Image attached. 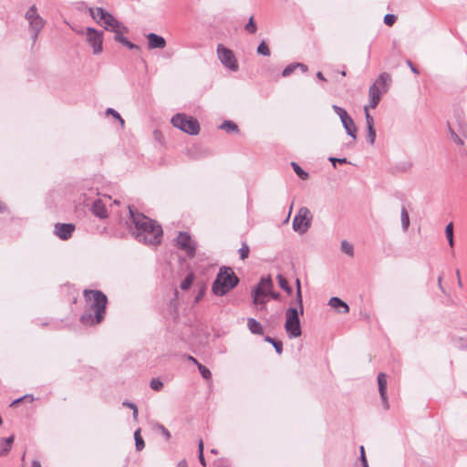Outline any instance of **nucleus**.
<instances>
[{
  "label": "nucleus",
  "mask_w": 467,
  "mask_h": 467,
  "mask_svg": "<svg viewBox=\"0 0 467 467\" xmlns=\"http://www.w3.org/2000/svg\"><path fill=\"white\" fill-rule=\"evenodd\" d=\"M132 224L135 226V238L147 244L156 245L161 241L162 228L155 221L129 207Z\"/></svg>",
  "instance_id": "nucleus-1"
},
{
  "label": "nucleus",
  "mask_w": 467,
  "mask_h": 467,
  "mask_svg": "<svg viewBox=\"0 0 467 467\" xmlns=\"http://www.w3.org/2000/svg\"><path fill=\"white\" fill-rule=\"evenodd\" d=\"M86 310L80 317L85 326L99 324L105 317L107 296L99 290H85Z\"/></svg>",
  "instance_id": "nucleus-2"
},
{
  "label": "nucleus",
  "mask_w": 467,
  "mask_h": 467,
  "mask_svg": "<svg viewBox=\"0 0 467 467\" xmlns=\"http://www.w3.org/2000/svg\"><path fill=\"white\" fill-rule=\"evenodd\" d=\"M238 278L230 267L220 269L213 284L212 290L216 296H223L238 284Z\"/></svg>",
  "instance_id": "nucleus-3"
},
{
  "label": "nucleus",
  "mask_w": 467,
  "mask_h": 467,
  "mask_svg": "<svg viewBox=\"0 0 467 467\" xmlns=\"http://www.w3.org/2000/svg\"><path fill=\"white\" fill-rule=\"evenodd\" d=\"M88 13L106 30L115 32L123 26L116 17L102 7L89 8Z\"/></svg>",
  "instance_id": "nucleus-4"
},
{
  "label": "nucleus",
  "mask_w": 467,
  "mask_h": 467,
  "mask_svg": "<svg viewBox=\"0 0 467 467\" xmlns=\"http://www.w3.org/2000/svg\"><path fill=\"white\" fill-rule=\"evenodd\" d=\"M171 124L190 135H197L200 131V125L196 119L183 113H177L171 118Z\"/></svg>",
  "instance_id": "nucleus-5"
},
{
  "label": "nucleus",
  "mask_w": 467,
  "mask_h": 467,
  "mask_svg": "<svg viewBox=\"0 0 467 467\" xmlns=\"http://www.w3.org/2000/svg\"><path fill=\"white\" fill-rule=\"evenodd\" d=\"M301 313L296 307H288L285 311V329L289 338H296L301 336L300 326Z\"/></svg>",
  "instance_id": "nucleus-6"
},
{
  "label": "nucleus",
  "mask_w": 467,
  "mask_h": 467,
  "mask_svg": "<svg viewBox=\"0 0 467 467\" xmlns=\"http://www.w3.org/2000/svg\"><path fill=\"white\" fill-rule=\"evenodd\" d=\"M25 18L28 22V29L33 43H36L38 35L45 26L46 21L40 16L35 5H32L25 15Z\"/></svg>",
  "instance_id": "nucleus-7"
},
{
  "label": "nucleus",
  "mask_w": 467,
  "mask_h": 467,
  "mask_svg": "<svg viewBox=\"0 0 467 467\" xmlns=\"http://www.w3.org/2000/svg\"><path fill=\"white\" fill-rule=\"evenodd\" d=\"M78 34L84 35L86 36V41L92 48V53L94 55H99L103 51V32L99 31L93 27H87L86 30L75 29Z\"/></svg>",
  "instance_id": "nucleus-8"
},
{
  "label": "nucleus",
  "mask_w": 467,
  "mask_h": 467,
  "mask_svg": "<svg viewBox=\"0 0 467 467\" xmlns=\"http://www.w3.org/2000/svg\"><path fill=\"white\" fill-rule=\"evenodd\" d=\"M312 220L313 215L310 210L307 207L303 206L295 215L292 222V228L295 232L303 234L311 227Z\"/></svg>",
  "instance_id": "nucleus-9"
},
{
  "label": "nucleus",
  "mask_w": 467,
  "mask_h": 467,
  "mask_svg": "<svg viewBox=\"0 0 467 467\" xmlns=\"http://www.w3.org/2000/svg\"><path fill=\"white\" fill-rule=\"evenodd\" d=\"M332 109L334 112L339 117L342 126L345 129L347 134L350 136L353 140H356L358 130L353 119L348 115L345 109L339 106L333 105Z\"/></svg>",
  "instance_id": "nucleus-10"
},
{
  "label": "nucleus",
  "mask_w": 467,
  "mask_h": 467,
  "mask_svg": "<svg viewBox=\"0 0 467 467\" xmlns=\"http://www.w3.org/2000/svg\"><path fill=\"white\" fill-rule=\"evenodd\" d=\"M217 56L221 63L231 71L238 70V63L233 51L223 45L217 46Z\"/></svg>",
  "instance_id": "nucleus-11"
},
{
  "label": "nucleus",
  "mask_w": 467,
  "mask_h": 467,
  "mask_svg": "<svg viewBox=\"0 0 467 467\" xmlns=\"http://www.w3.org/2000/svg\"><path fill=\"white\" fill-rule=\"evenodd\" d=\"M176 244L188 256L192 257L195 254V244L189 234L181 232L176 238Z\"/></svg>",
  "instance_id": "nucleus-12"
},
{
  "label": "nucleus",
  "mask_w": 467,
  "mask_h": 467,
  "mask_svg": "<svg viewBox=\"0 0 467 467\" xmlns=\"http://www.w3.org/2000/svg\"><path fill=\"white\" fill-rule=\"evenodd\" d=\"M377 379L379 385V392L380 395V399L382 400V404L384 406V409L388 410L389 405L387 397V376L385 373L380 372L379 373Z\"/></svg>",
  "instance_id": "nucleus-13"
},
{
  "label": "nucleus",
  "mask_w": 467,
  "mask_h": 467,
  "mask_svg": "<svg viewBox=\"0 0 467 467\" xmlns=\"http://www.w3.org/2000/svg\"><path fill=\"white\" fill-rule=\"evenodd\" d=\"M75 230V225L72 223H57L55 225V234L61 240H67L71 237Z\"/></svg>",
  "instance_id": "nucleus-14"
},
{
  "label": "nucleus",
  "mask_w": 467,
  "mask_h": 467,
  "mask_svg": "<svg viewBox=\"0 0 467 467\" xmlns=\"http://www.w3.org/2000/svg\"><path fill=\"white\" fill-rule=\"evenodd\" d=\"M391 82V77L389 73L383 72L379 75L374 84L371 86L376 87L382 93H387L389 90V84Z\"/></svg>",
  "instance_id": "nucleus-15"
},
{
  "label": "nucleus",
  "mask_w": 467,
  "mask_h": 467,
  "mask_svg": "<svg viewBox=\"0 0 467 467\" xmlns=\"http://www.w3.org/2000/svg\"><path fill=\"white\" fill-rule=\"evenodd\" d=\"M147 39H148V47L150 49H155V48L162 49L166 47V40L162 36H161L157 34H154V33L148 34Z\"/></svg>",
  "instance_id": "nucleus-16"
},
{
  "label": "nucleus",
  "mask_w": 467,
  "mask_h": 467,
  "mask_svg": "<svg viewBox=\"0 0 467 467\" xmlns=\"http://www.w3.org/2000/svg\"><path fill=\"white\" fill-rule=\"evenodd\" d=\"M92 213L99 218H107L108 211L106 209V204L101 199L96 200L91 207Z\"/></svg>",
  "instance_id": "nucleus-17"
},
{
  "label": "nucleus",
  "mask_w": 467,
  "mask_h": 467,
  "mask_svg": "<svg viewBox=\"0 0 467 467\" xmlns=\"http://www.w3.org/2000/svg\"><path fill=\"white\" fill-rule=\"evenodd\" d=\"M328 305L341 314H347L349 311L348 304L337 296L331 297L328 301Z\"/></svg>",
  "instance_id": "nucleus-18"
},
{
  "label": "nucleus",
  "mask_w": 467,
  "mask_h": 467,
  "mask_svg": "<svg viewBox=\"0 0 467 467\" xmlns=\"http://www.w3.org/2000/svg\"><path fill=\"white\" fill-rule=\"evenodd\" d=\"M296 68H300L302 70V72H306L307 71V66L303 64V63H299V62H295V63H292V64H289L288 66H286L285 67V69L283 70L282 72V76L283 77H288L290 76Z\"/></svg>",
  "instance_id": "nucleus-19"
},
{
  "label": "nucleus",
  "mask_w": 467,
  "mask_h": 467,
  "mask_svg": "<svg viewBox=\"0 0 467 467\" xmlns=\"http://www.w3.org/2000/svg\"><path fill=\"white\" fill-rule=\"evenodd\" d=\"M263 276L259 279L256 288L253 292V303L256 306L263 304Z\"/></svg>",
  "instance_id": "nucleus-20"
},
{
  "label": "nucleus",
  "mask_w": 467,
  "mask_h": 467,
  "mask_svg": "<svg viewBox=\"0 0 467 467\" xmlns=\"http://www.w3.org/2000/svg\"><path fill=\"white\" fill-rule=\"evenodd\" d=\"M15 437L11 435L7 438L1 439V448H0V456H5L8 454L12 448V444L14 442Z\"/></svg>",
  "instance_id": "nucleus-21"
},
{
  "label": "nucleus",
  "mask_w": 467,
  "mask_h": 467,
  "mask_svg": "<svg viewBox=\"0 0 467 467\" xmlns=\"http://www.w3.org/2000/svg\"><path fill=\"white\" fill-rule=\"evenodd\" d=\"M247 327L253 334H258V335L263 334V326L260 324V322L256 321L254 318L247 319Z\"/></svg>",
  "instance_id": "nucleus-22"
},
{
  "label": "nucleus",
  "mask_w": 467,
  "mask_h": 467,
  "mask_svg": "<svg viewBox=\"0 0 467 467\" xmlns=\"http://www.w3.org/2000/svg\"><path fill=\"white\" fill-rule=\"evenodd\" d=\"M219 128L226 133L238 132V126L232 120H224Z\"/></svg>",
  "instance_id": "nucleus-23"
},
{
  "label": "nucleus",
  "mask_w": 467,
  "mask_h": 467,
  "mask_svg": "<svg viewBox=\"0 0 467 467\" xmlns=\"http://www.w3.org/2000/svg\"><path fill=\"white\" fill-rule=\"evenodd\" d=\"M265 341L271 343L273 345V347L275 348V352L277 354L280 355L283 352V343L281 340L275 339L269 336H265Z\"/></svg>",
  "instance_id": "nucleus-24"
},
{
  "label": "nucleus",
  "mask_w": 467,
  "mask_h": 467,
  "mask_svg": "<svg viewBox=\"0 0 467 467\" xmlns=\"http://www.w3.org/2000/svg\"><path fill=\"white\" fill-rule=\"evenodd\" d=\"M296 302L298 305V311L301 313V315L304 314V307H303V300H302V294H301V286H300V281L299 279H296Z\"/></svg>",
  "instance_id": "nucleus-25"
},
{
  "label": "nucleus",
  "mask_w": 467,
  "mask_h": 467,
  "mask_svg": "<svg viewBox=\"0 0 467 467\" xmlns=\"http://www.w3.org/2000/svg\"><path fill=\"white\" fill-rule=\"evenodd\" d=\"M291 166L296 172V174L301 179V180H307L309 177L308 172L304 171L296 162L292 161Z\"/></svg>",
  "instance_id": "nucleus-26"
},
{
  "label": "nucleus",
  "mask_w": 467,
  "mask_h": 467,
  "mask_svg": "<svg viewBox=\"0 0 467 467\" xmlns=\"http://www.w3.org/2000/svg\"><path fill=\"white\" fill-rule=\"evenodd\" d=\"M445 234L446 238L448 240L449 245L452 248L454 245V239H453V223H450L445 227Z\"/></svg>",
  "instance_id": "nucleus-27"
},
{
  "label": "nucleus",
  "mask_w": 467,
  "mask_h": 467,
  "mask_svg": "<svg viewBox=\"0 0 467 467\" xmlns=\"http://www.w3.org/2000/svg\"><path fill=\"white\" fill-rule=\"evenodd\" d=\"M134 440H135L136 450L139 451H142L145 446V443H144L142 437L140 436V429H138L135 431Z\"/></svg>",
  "instance_id": "nucleus-28"
},
{
  "label": "nucleus",
  "mask_w": 467,
  "mask_h": 467,
  "mask_svg": "<svg viewBox=\"0 0 467 467\" xmlns=\"http://www.w3.org/2000/svg\"><path fill=\"white\" fill-rule=\"evenodd\" d=\"M401 225L404 231H406L410 225V216L405 207H402L400 212Z\"/></svg>",
  "instance_id": "nucleus-29"
},
{
  "label": "nucleus",
  "mask_w": 467,
  "mask_h": 467,
  "mask_svg": "<svg viewBox=\"0 0 467 467\" xmlns=\"http://www.w3.org/2000/svg\"><path fill=\"white\" fill-rule=\"evenodd\" d=\"M341 251L349 256L354 254L353 245L346 240L341 242Z\"/></svg>",
  "instance_id": "nucleus-30"
},
{
  "label": "nucleus",
  "mask_w": 467,
  "mask_h": 467,
  "mask_svg": "<svg viewBox=\"0 0 467 467\" xmlns=\"http://www.w3.org/2000/svg\"><path fill=\"white\" fill-rule=\"evenodd\" d=\"M128 32V28L125 26H122V27H119V30H116L114 32V39L115 41L121 43L124 39H127L125 36H123L124 33Z\"/></svg>",
  "instance_id": "nucleus-31"
},
{
  "label": "nucleus",
  "mask_w": 467,
  "mask_h": 467,
  "mask_svg": "<svg viewBox=\"0 0 467 467\" xmlns=\"http://www.w3.org/2000/svg\"><path fill=\"white\" fill-rule=\"evenodd\" d=\"M198 369L202 375V377L206 379V380H209L211 379L212 378V372L210 371V369L208 368H206L205 366L202 365V364H198Z\"/></svg>",
  "instance_id": "nucleus-32"
},
{
  "label": "nucleus",
  "mask_w": 467,
  "mask_h": 467,
  "mask_svg": "<svg viewBox=\"0 0 467 467\" xmlns=\"http://www.w3.org/2000/svg\"><path fill=\"white\" fill-rule=\"evenodd\" d=\"M278 281H279V285L282 289H284L287 294H291L292 292V288L291 286L289 285L286 278H285L284 276L282 275H278Z\"/></svg>",
  "instance_id": "nucleus-33"
},
{
  "label": "nucleus",
  "mask_w": 467,
  "mask_h": 467,
  "mask_svg": "<svg viewBox=\"0 0 467 467\" xmlns=\"http://www.w3.org/2000/svg\"><path fill=\"white\" fill-rule=\"evenodd\" d=\"M192 282H193V275L190 274L181 283V288L182 290H188L191 287Z\"/></svg>",
  "instance_id": "nucleus-34"
},
{
  "label": "nucleus",
  "mask_w": 467,
  "mask_h": 467,
  "mask_svg": "<svg viewBox=\"0 0 467 467\" xmlns=\"http://www.w3.org/2000/svg\"><path fill=\"white\" fill-rule=\"evenodd\" d=\"M106 115H111L113 118L118 119L120 122V125L123 127L125 124L124 119L121 118V116L117 112L115 109L109 108L106 109Z\"/></svg>",
  "instance_id": "nucleus-35"
},
{
  "label": "nucleus",
  "mask_w": 467,
  "mask_h": 467,
  "mask_svg": "<svg viewBox=\"0 0 467 467\" xmlns=\"http://www.w3.org/2000/svg\"><path fill=\"white\" fill-rule=\"evenodd\" d=\"M367 140L371 145H373L376 139V131L374 130V127H367Z\"/></svg>",
  "instance_id": "nucleus-36"
},
{
  "label": "nucleus",
  "mask_w": 467,
  "mask_h": 467,
  "mask_svg": "<svg viewBox=\"0 0 467 467\" xmlns=\"http://www.w3.org/2000/svg\"><path fill=\"white\" fill-rule=\"evenodd\" d=\"M244 29L250 34H254L256 32L257 26L254 24L253 17H250L248 23L244 26Z\"/></svg>",
  "instance_id": "nucleus-37"
},
{
  "label": "nucleus",
  "mask_w": 467,
  "mask_h": 467,
  "mask_svg": "<svg viewBox=\"0 0 467 467\" xmlns=\"http://www.w3.org/2000/svg\"><path fill=\"white\" fill-rule=\"evenodd\" d=\"M150 386L153 390L160 391L163 387V383L159 379H152Z\"/></svg>",
  "instance_id": "nucleus-38"
},
{
  "label": "nucleus",
  "mask_w": 467,
  "mask_h": 467,
  "mask_svg": "<svg viewBox=\"0 0 467 467\" xmlns=\"http://www.w3.org/2000/svg\"><path fill=\"white\" fill-rule=\"evenodd\" d=\"M364 111H365V118H366V125H367V127H370V126L373 127L374 119H373V117L369 114L367 106L364 107Z\"/></svg>",
  "instance_id": "nucleus-39"
},
{
  "label": "nucleus",
  "mask_w": 467,
  "mask_h": 467,
  "mask_svg": "<svg viewBox=\"0 0 467 467\" xmlns=\"http://www.w3.org/2000/svg\"><path fill=\"white\" fill-rule=\"evenodd\" d=\"M328 161L333 164L334 167H336L337 163L345 164V163H350L347 158H336V157H329Z\"/></svg>",
  "instance_id": "nucleus-40"
},
{
  "label": "nucleus",
  "mask_w": 467,
  "mask_h": 467,
  "mask_svg": "<svg viewBox=\"0 0 467 467\" xmlns=\"http://www.w3.org/2000/svg\"><path fill=\"white\" fill-rule=\"evenodd\" d=\"M396 19H397V16L395 15H392V14H387L385 16H384V23L387 25V26H392L395 22H396Z\"/></svg>",
  "instance_id": "nucleus-41"
},
{
  "label": "nucleus",
  "mask_w": 467,
  "mask_h": 467,
  "mask_svg": "<svg viewBox=\"0 0 467 467\" xmlns=\"http://www.w3.org/2000/svg\"><path fill=\"white\" fill-rule=\"evenodd\" d=\"M450 134L451 140L460 146L463 145V140L458 136V134L451 129H450Z\"/></svg>",
  "instance_id": "nucleus-42"
},
{
  "label": "nucleus",
  "mask_w": 467,
  "mask_h": 467,
  "mask_svg": "<svg viewBox=\"0 0 467 467\" xmlns=\"http://www.w3.org/2000/svg\"><path fill=\"white\" fill-rule=\"evenodd\" d=\"M239 254L241 259H245L249 254V247L246 244H243V246L239 249Z\"/></svg>",
  "instance_id": "nucleus-43"
},
{
  "label": "nucleus",
  "mask_w": 467,
  "mask_h": 467,
  "mask_svg": "<svg viewBox=\"0 0 467 467\" xmlns=\"http://www.w3.org/2000/svg\"><path fill=\"white\" fill-rule=\"evenodd\" d=\"M380 101V98L378 96H369V107L375 109Z\"/></svg>",
  "instance_id": "nucleus-44"
},
{
  "label": "nucleus",
  "mask_w": 467,
  "mask_h": 467,
  "mask_svg": "<svg viewBox=\"0 0 467 467\" xmlns=\"http://www.w3.org/2000/svg\"><path fill=\"white\" fill-rule=\"evenodd\" d=\"M384 93H382L379 89H378L376 87L370 86L368 90V96H378L381 99V96Z\"/></svg>",
  "instance_id": "nucleus-45"
},
{
  "label": "nucleus",
  "mask_w": 467,
  "mask_h": 467,
  "mask_svg": "<svg viewBox=\"0 0 467 467\" xmlns=\"http://www.w3.org/2000/svg\"><path fill=\"white\" fill-rule=\"evenodd\" d=\"M122 45H124L125 47H127L129 49H135V48H138V46L131 43L130 41L127 39H124L122 42H121Z\"/></svg>",
  "instance_id": "nucleus-46"
},
{
  "label": "nucleus",
  "mask_w": 467,
  "mask_h": 467,
  "mask_svg": "<svg viewBox=\"0 0 467 467\" xmlns=\"http://www.w3.org/2000/svg\"><path fill=\"white\" fill-rule=\"evenodd\" d=\"M122 45H124L125 47H127L129 49H135V48H138V46L131 43L130 41L127 39H124L122 42H121Z\"/></svg>",
  "instance_id": "nucleus-47"
},
{
  "label": "nucleus",
  "mask_w": 467,
  "mask_h": 467,
  "mask_svg": "<svg viewBox=\"0 0 467 467\" xmlns=\"http://www.w3.org/2000/svg\"><path fill=\"white\" fill-rule=\"evenodd\" d=\"M360 460H361L362 464L368 463L367 458L365 455V450H364L363 446H360Z\"/></svg>",
  "instance_id": "nucleus-48"
},
{
  "label": "nucleus",
  "mask_w": 467,
  "mask_h": 467,
  "mask_svg": "<svg viewBox=\"0 0 467 467\" xmlns=\"http://www.w3.org/2000/svg\"><path fill=\"white\" fill-rule=\"evenodd\" d=\"M159 428L161 431L162 434L166 437V439H170L171 434L169 431L163 425H160Z\"/></svg>",
  "instance_id": "nucleus-49"
},
{
  "label": "nucleus",
  "mask_w": 467,
  "mask_h": 467,
  "mask_svg": "<svg viewBox=\"0 0 467 467\" xmlns=\"http://www.w3.org/2000/svg\"><path fill=\"white\" fill-rule=\"evenodd\" d=\"M407 65L410 67V70L416 74V75H419L420 72L419 70L417 69L416 67H414V65L412 64V62L410 60H407Z\"/></svg>",
  "instance_id": "nucleus-50"
},
{
  "label": "nucleus",
  "mask_w": 467,
  "mask_h": 467,
  "mask_svg": "<svg viewBox=\"0 0 467 467\" xmlns=\"http://www.w3.org/2000/svg\"><path fill=\"white\" fill-rule=\"evenodd\" d=\"M122 405L124 407H128V408L131 409L132 410L137 408L136 404L130 402L128 400L123 401Z\"/></svg>",
  "instance_id": "nucleus-51"
},
{
  "label": "nucleus",
  "mask_w": 467,
  "mask_h": 467,
  "mask_svg": "<svg viewBox=\"0 0 467 467\" xmlns=\"http://www.w3.org/2000/svg\"><path fill=\"white\" fill-rule=\"evenodd\" d=\"M270 283H271V279H270V277H268V278H265V293H264L265 297H266V296H267V293H266V285H267V284H270Z\"/></svg>",
  "instance_id": "nucleus-52"
},
{
  "label": "nucleus",
  "mask_w": 467,
  "mask_h": 467,
  "mask_svg": "<svg viewBox=\"0 0 467 467\" xmlns=\"http://www.w3.org/2000/svg\"><path fill=\"white\" fill-rule=\"evenodd\" d=\"M198 451H199V454L203 453V442L202 440L199 441V444H198Z\"/></svg>",
  "instance_id": "nucleus-53"
},
{
  "label": "nucleus",
  "mask_w": 467,
  "mask_h": 467,
  "mask_svg": "<svg viewBox=\"0 0 467 467\" xmlns=\"http://www.w3.org/2000/svg\"><path fill=\"white\" fill-rule=\"evenodd\" d=\"M198 458H199V461H200L201 464L202 466H205L206 462H205V459H204L203 453L199 454Z\"/></svg>",
  "instance_id": "nucleus-54"
},
{
  "label": "nucleus",
  "mask_w": 467,
  "mask_h": 467,
  "mask_svg": "<svg viewBox=\"0 0 467 467\" xmlns=\"http://www.w3.org/2000/svg\"><path fill=\"white\" fill-rule=\"evenodd\" d=\"M187 359H188L189 361L193 362L197 367H198V364H200V363L198 362V360H197L195 358H193L192 356H187Z\"/></svg>",
  "instance_id": "nucleus-55"
},
{
  "label": "nucleus",
  "mask_w": 467,
  "mask_h": 467,
  "mask_svg": "<svg viewBox=\"0 0 467 467\" xmlns=\"http://www.w3.org/2000/svg\"><path fill=\"white\" fill-rule=\"evenodd\" d=\"M263 50H264V47H263V41L258 45L257 47V53L260 54V55H263Z\"/></svg>",
  "instance_id": "nucleus-56"
},
{
  "label": "nucleus",
  "mask_w": 467,
  "mask_h": 467,
  "mask_svg": "<svg viewBox=\"0 0 467 467\" xmlns=\"http://www.w3.org/2000/svg\"><path fill=\"white\" fill-rule=\"evenodd\" d=\"M177 467H188V464H187L186 461L182 460V461L179 462Z\"/></svg>",
  "instance_id": "nucleus-57"
},
{
  "label": "nucleus",
  "mask_w": 467,
  "mask_h": 467,
  "mask_svg": "<svg viewBox=\"0 0 467 467\" xmlns=\"http://www.w3.org/2000/svg\"><path fill=\"white\" fill-rule=\"evenodd\" d=\"M32 467H41V463H40V462H39V461H37V460H34V461L32 462Z\"/></svg>",
  "instance_id": "nucleus-58"
},
{
  "label": "nucleus",
  "mask_w": 467,
  "mask_h": 467,
  "mask_svg": "<svg viewBox=\"0 0 467 467\" xmlns=\"http://www.w3.org/2000/svg\"><path fill=\"white\" fill-rule=\"evenodd\" d=\"M317 78L318 79H320V80H323V81H325V80H326V78H325L324 75H323V74H322V72H320V71H318V72L317 73Z\"/></svg>",
  "instance_id": "nucleus-59"
},
{
  "label": "nucleus",
  "mask_w": 467,
  "mask_h": 467,
  "mask_svg": "<svg viewBox=\"0 0 467 467\" xmlns=\"http://www.w3.org/2000/svg\"><path fill=\"white\" fill-rule=\"evenodd\" d=\"M203 296V292L202 291H200L199 294L196 296L195 297V301L198 302L199 300H201V298Z\"/></svg>",
  "instance_id": "nucleus-60"
},
{
  "label": "nucleus",
  "mask_w": 467,
  "mask_h": 467,
  "mask_svg": "<svg viewBox=\"0 0 467 467\" xmlns=\"http://www.w3.org/2000/svg\"><path fill=\"white\" fill-rule=\"evenodd\" d=\"M27 398H29V396H28V395H26V396H24L23 398L17 399V400H16L12 403V405L16 404V403L20 402L22 400H24V399H27Z\"/></svg>",
  "instance_id": "nucleus-61"
},
{
  "label": "nucleus",
  "mask_w": 467,
  "mask_h": 467,
  "mask_svg": "<svg viewBox=\"0 0 467 467\" xmlns=\"http://www.w3.org/2000/svg\"><path fill=\"white\" fill-rule=\"evenodd\" d=\"M270 55V49L269 47L265 44V57Z\"/></svg>",
  "instance_id": "nucleus-62"
},
{
  "label": "nucleus",
  "mask_w": 467,
  "mask_h": 467,
  "mask_svg": "<svg viewBox=\"0 0 467 467\" xmlns=\"http://www.w3.org/2000/svg\"><path fill=\"white\" fill-rule=\"evenodd\" d=\"M462 338H460V342H462ZM458 347H459L460 348H466V349H467V343H466L465 345H464L463 343H460V344L458 345Z\"/></svg>",
  "instance_id": "nucleus-63"
},
{
  "label": "nucleus",
  "mask_w": 467,
  "mask_h": 467,
  "mask_svg": "<svg viewBox=\"0 0 467 467\" xmlns=\"http://www.w3.org/2000/svg\"><path fill=\"white\" fill-rule=\"evenodd\" d=\"M5 210V204L2 202H0V213L4 212Z\"/></svg>",
  "instance_id": "nucleus-64"
}]
</instances>
